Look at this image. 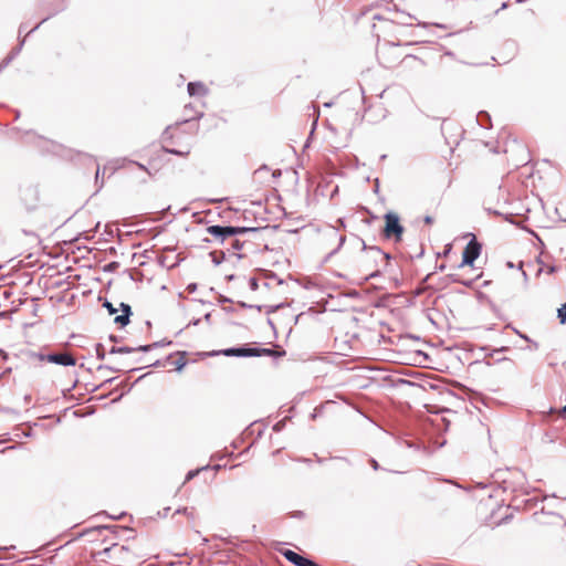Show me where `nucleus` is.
<instances>
[{"label": "nucleus", "mask_w": 566, "mask_h": 566, "mask_svg": "<svg viewBox=\"0 0 566 566\" xmlns=\"http://www.w3.org/2000/svg\"><path fill=\"white\" fill-rule=\"evenodd\" d=\"M27 360L30 363L35 361H46L64 367L75 366L76 359L67 352H53L49 354H44L41 352H27L25 353Z\"/></svg>", "instance_id": "1"}, {"label": "nucleus", "mask_w": 566, "mask_h": 566, "mask_svg": "<svg viewBox=\"0 0 566 566\" xmlns=\"http://www.w3.org/2000/svg\"><path fill=\"white\" fill-rule=\"evenodd\" d=\"M256 228L247 227H222V226H210L207 228V232L211 234L217 241L223 243L226 239L232 238L247 232H254Z\"/></svg>", "instance_id": "2"}, {"label": "nucleus", "mask_w": 566, "mask_h": 566, "mask_svg": "<svg viewBox=\"0 0 566 566\" xmlns=\"http://www.w3.org/2000/svg\"><path fill=\"white\" fill-rule=\"evenodd\" d=\"M385 229L384 234L387 239L394 238L395 241H400L403 233V227L400 224L399 217L395 212H387L385 214Z\"/></svg>", "instance_id": "3"}, {"label": "nucleus", "mask_w": 566, "mask_h": 566, "mask_svg": "<svg viewBox=\"0 0 566 566\" xmlns=\"http://www.w3.org/2000/svg\"><path fill=\"white\" fill-rule=\"evenodd\" d=\"M481 253V244L473 237L465 245L462 253L461 265H472L473 262L479 258Z\"/></svg>", "instance_id": "4"}, {"label": "nucleus", "mask_w": 566, "mask_h": 566, "mask_svg": "<svg viewBox=\"0 0 566 566\" xmlns=\"http://www.w3.org/2000/svg\"><path fill=\"white\" fill-rule=\"evenodd\" d=\"M261 352L270 353L269 349L232 347V348L224 349L223 355L237 356V357H251V356H260Z\"/></svg>", "instance_id": "5"}, {"label": "nucleus", "mask_w": 566, "mask_h": 566, "mask_svg": "<svg viewBox=\"0 0 566 566\" xmlns=\"http://www.w3.org/2000/svg\"><path fill=\"white\" fill-rule=\"evenodd\" d=\"M282 555L295 566H318L315 562L295 553L291 549H285Z\"/></svg>", "instance_id": "6"}, {"label": "nucleus", "mask_w": 566, "mask_h": 566, "mask_svg": "<svg viewBox=\"0 0 566 566\" xmlns=\"http://www.w3.org/2000/svg\"><path fill=\"white\" fill-rule=\"evenodd\" d=\"M156 346H158V343H154V344H150V345L139 346L137 348H133V347H128V346L112 347L111 350H109V354H128V353H133L135 350L148 352L153 347H156Z\"/></svg>", "instance_id": "7"}, {"label": "nucleus", "mask_w": 566, "mask_h": 566, "mask_svg": "<svg viewBox=\"0 0 566 566\" xmlns=\"http://www.w3.org/2000/svg\"><path fill=\"white\" fill-rule=\"evenodd\" d=\"M187 88L190 96H205L208 93V88L201 82H190Z\"/></svg>", "instance_id": "8"}, {"label": "nucleus", "mask_w": 566, "mask_h": 566, "mask_svg": "<svg viewBox=\"0 0 566 566\" xmlns=\"http://www.w3.org/2000/svg\"><path fill=\"white\" fill-rule=\"evenodd\" d=\"M123 314L115 317L114 322L120 326H125L129 323V316L132 314L130 306L125 303H120Z\"/></svg>", "instance_id": "9"}, {"label": "nucleus", "mask_w": 566, "mask_h": 566, "mask_svg": "<svg viewBox=\"0 0 566 566\" xmlns=\"http://www.w3.org/2000/svg\"><path fill=\"white\" fill-rule=\"evenodd\" d=\"M557 317L562 324L566 322V303L562 304V306L557 310Z\"/></svg>", "instance_id": "10"}, {"label": "nucleus", "mask_w": 566, "mask_h": 566, "mask_svg": "<svg viewBox=\"0 0 566 566\" xmlns=\"http://www.w3.org/2000/svg\"><path fill=\"white\" fill-rule=\"evenodd\" d=\"M374 255L380 256L381 259H389L388 254L382 253L379 248H370L369 250Z\"/></svg>", "instance_id": "11"}, {"label": "nucleus", "mask_w": 566, "mask_h": 566, "mask_svg": "<svg viewBox=\"0 0 566 566\" xmlns=\"http://www.w3.org/2000/svg\"><path fill=\"white\" fill-rule=\"evenodd\" d=\"M104 306L108 310L111 315H113V314H115L117 312V308L114 307V305L111 302H108V301H106L104 303Z\"/></svg>", "instance_id": "12"}, {"label": "nucleus", "mask_w": 566, "mask_h": 566, "mask_svg": "<svg viewBox=\"0 0 566 566\" xmlns=\"http://www.w3.org/2000/svg\"><path fill=\"white\" fill-rule=\"evenodd\" d=\"M14 57V54L8 56L7 59H4L2 61V63L0 64V71L4 67H7L9 65V63L12 61V59Z\"/></svg>", "instance_id": "13"}, {"label": "nucleus", "mask_w": 566, "mask_h": 566, "mask_svg": "<svg viewBox=\"0 0 566 566\" xmlns=\"http://www.w3.org/2000/svg\"><path fill=\"white\" fill-rule=\"evenodd\" d=\"M231 245L234 250H241L243 247V243L240 242L238 239H233L231 242Z\"/></svg>", "instance_id": "14"}, {"label": "nucleus", "mask_w": 566, "mask_h": 566, "mask_svg": "<svg viewBox=\"0 0 566 566\" xmlns=\"http://www.w3.org/2000/svg\"><path fill=\"white\" fill-rule=\"evenodd\" d=\"M198 472H199V470L189 471L187 473V475H186L185 482L190 481L191 479H193L198 474Z\"/></svg>", "instance_id": "15"}, {"label": "nucleus", "mask_w": 566, "mask_h": 566, "mask_svg": "<svg viewBox=\"0 0 566 566\" xmlns=\"http://www.w3.org/2000/svg\"><path fill=\"white\" fill-rule=\"evenodd\" d=\"M112 549L118 551L119 553H124V552L128 551V548L126 546H124V545H114L112 547Z\"/></svg>", "instance_id": "16"}, {"label": "nucleus", "mask_w": 566, "mask_h": 566, "mask_svg": "<svg viewBox=\"0 0 566 566\" xmlns=\"http://www.w3.org/2000/svg\"><path fill=\"white\" fill-rule=\"evenodd\" d=\"M104 172H105V168L103 169V171H101V168L97 167V170H96V180H98L101 177L104 176Z\"/></svg>", "instance_id": "17"}, {"label": "nucleus", "mask_w": 566, "mask_h": 566, "mask_svg": "<svg viewBox=\"0 0 566 566\" xmlns=\"http://www.w3.org/2000/svg\"><path fill=\"white\" fill-rule=\"evenodd\" d=\"M370 463H371L374 470H378L379 469V464H378V462L375 459H371Z\"/></svg>", "instance_id": "18"}, {"label": "nucleus", "mask_w": 566, "mask_h": 566, "mask_svg": "<svg viewBox=\"0 0 566 566\" xmlns=\"http://www.w3.org/2000/svg\"><path fill=\"white\" fill-rule=\"evenodd\" d=\"M97 358L98 359H104L105 358V354L103 352H99L98 348H97Z\"/></svg>", "instance_id": "19"}, {"label": "nucleus", "mask_w": 566, "mask_h": 566, "mask_svg": "<svg viewBox=\"0 0 566 566\" xmlns=\"http://www.w3.org/2000/svg\"><path fill=\"white\" fill-rule=\"evenodd\" d=\"M424 222H426V223H432V222H433L432 217L427 216V217L424 218Z\"/></svg>", "instance_id": "20"}, {"label": "nucleus", "mask_w": 566, "mask_h": 566, "mask_svg": "<svg viewBox=\"0 0 566 566\" xmlns=\"http://www.w3.org/2000/svg\"><path fill=\"white\" fill-rule=\"evenodd\" d=\"M177 512L188 513V512H193V510H189L188 507H184L182 510H178Z\"/></svg>", "instance_id": "21"}, {"label": "nucleus", "mask_w": 566, "mask_h": 566, "mask_svg": "<svg viewBox=\"0 0 566 566\" xmlns=\"http://www.w3.org/2000/svg\"><path fill=\"white\" fill-rule=\"evenodd\" d=\"M547 272H548V273H554V272H555V266H551V268H548Z\"/></svg>", "instance_id": "22"}, {"label": "nucleus", "mask_w": 566, "mask_h": 566, "mask_svg": "<svg viewBox=\"0 0 566 566\" xmlns=\"http://www.w3.org/2000/svg\"><path fill=\"white\" fill-rule=\"evenodd\" d=\"M523 279H524V281H527V280H528L527 274H526V272H524V271H523Z\"/></svg>", "instance_id": "23"}, {"label": "nucleus", "mask_w": 566, "mask_h": 566, "mask_svg": "<svg viewBox=\"0 0 566 566\" xmlns=\"http://www.w3.org/2000/svg\"><path fill=\"white\" fill-rule=\"evenodd\" d=\"M345 241V238L344 237H340L339 238V243L343 244V242Z\"/></svg>", "instance_id": "24"}, {"label": "nucleus", "mask_w": 566, "mask_h": 566, "mask_svg": "<svg viewBox=\"0 0 566 566\" xmlns=\"http://www.w3.org/2000/svg\"><path fill=\"white\" fill-rule=\"evenodd\" d=\"M171 154H180L179 151L177 150H169Z\"/></svg>", "instance_id": "25"}, {"label": "nucleus", "mask_w": 566, "mask_h": 566, "mask_svg": "<svg viewBox=\"0 0 566 566\" xmlns=\"http://www.w3.org/2000/svg\"><path fill=\"white\" fill-rule=\"evenodd\" d=\"M447 56H452L453 54L451 52L446 53Z\"/></svg>", "instance_id": "26"}, {"label": "nucleus", "mask_w": 566, "mask_h": 566, "mask_svg": "<svg viewBox=\"0 0 566 566\" xmlns=\"http://www.w3.org/2000/svg\"><path fill=\"white\" fill-rule=\"evenodd\" d=\"M199 323V319L193 321V325H197Z\"/></svg>", "instance_id": "27"}, {"label": "nucleus", "mask_w": 566, "mask_h": 566, "mask_svg": "<svg viewBox=\"0 0 566 566\" xmlns=\"http://www.w3.org/2000/svg\"><path fill=\"white\" fill-rule=\"evenodd\" d=\"M521 337L526 339V340L528 339L527 336H525V335H521Z\"/></svg>", "instance_id": "28"}, {"label": "nucleus", "mask_w": 566, "mask_h": 566, "mask_svg": "<svg viewBox=\"0 0 566 566\" xmlns=\"http://www.w3.org/2000/svg\"><path fill=\"white\" fill-rule=\"evenodd\" d=\"M563 412L566 413V406L563 408Z\"/></svg>", "instance_id": "29"}]
</instances>
